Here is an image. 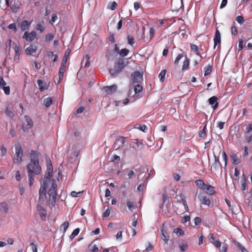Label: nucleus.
<instances>
[{
	"instance_id": "f257e3e1",
	"label": "nucleus",
	"mask_w": 252,
	"mask_h": 252,
	"mask_svg": "<svg viewBox=\"0 0 252 252\" xmlns=\"http://www.w3.org/2000/svg\"><path fill=\"white\" fill-rule=\"evenodd\" d=\"M31 161L27 166V173L29 180V185L32 186L34 181V175H39L41 170L38 160L37 153L32 150L30 153Z\"/></svg>"
},
{
	"instance_id": "f03ea898",
	"label": "nucleus",
	"mask_w": 252,
	"mask_h": 252,
	"mask_svg": "<svg viewBox=\"0 0 252 252\" xmlns=\"http://www.w3.org/2000/svg\"><path fill=\"white\" fill-rule=\"evenodd\" d=\"M57 185L55 180L52 181V186L50 188L48 194L49 195L48 205L50 208H52L55 205L57 197Z\"/></svg>"
},
{
	"instance_id": "7ed1b4c3",
	"label": "nucleus",
	"mask_w": 252,
	"mask_h": 252,
	"mask_svg": "<svg viewBox=\"0 0 252 252\" xmlns=\"http://www.w3.org/2000/svg\"><path fill=\"white\" fill-rule=\"evenodd\" d=\"M15 155L13 158V162L15 163L20 164L22 161L23 151L21 145L17 143L15 144Z\"/></svg>"
},
{
	"instance_id": "20e7f679",
	"label": "nucleus",
	"mask_w": 252,
	"mask_h": 252,
	"mask_svg": "<svg viewBox=\"0 0 252 252\" xmlns=\"http://www.w3.org/2000/svg\"><path fill=\"white\" fill-rule=\"evenodd\" d=\"M125 65L122 60H118L115 64L114 69H110V73L112 75L120 73L124 68Z\"/></svg>"
},
{
	"instance_id": "39448f33",
	"label": "nucleus",
	"mask_w": 252,
	"mask_h": 252,
	"mask_svg": "<svg viewBox=\"0 0 252 252\" xmlns=\"http://www.w3.org/2000/svg\"><path fill=\"white\" fill-rule=\"evenodd\" d=\"M47 180L44 182V184L42 186L39 191V202H43L46 198V189H47Z\"/></svg>"
},
{
	"instance_id": "423d86ee",
	"label": "nucleus",
	"mask_w": 252,
	"mask_h": 252,
	"mask_svg": "<svg viewBox=\"0 0 252 252\" xmlns=\"http://www.w3.org/2000/svg\"><path fill=\"white\" fill-rule=\"evenodd\" d=\"M198 199L202 204L210 206L211 204L210 199L207 197L204 192H200L198 195Z\"/></svg>"
},
{
	"instance_id": "0eeeda50",
	"label": "nucleus",
	"mask_w": 252,
	"mask_h": 252,
	"mask_svg": "<svg viewBox=\"0 0 252 252\" xmlns=\"http://www.w3.org/2000/svg\"><path fill=\"white\" fill-rule=\"evenodd\" d=\"M131 76L133 84L140 83L143 80V74L139 71L134 72Z\"/></svg>"
},
{
	"instance_id": "6e6552de",
	"label": "nucleus",
	"mask_w": 252,
	"mask_h": 252,
	"mask_svg": "<svg viewBox=\"0 0 252 252\" xmlns=\"http://www.w3.org/2000/svg\"><path fill=\"white\" fill-rule=\"evenodd\" d=\"M36 37V33L34 31H32L31 32L29 33L28 32H25L23 35V38L26 39L27 41H32Z\"/></svg>"
},
{
	"instance_id": "1a4fd4ad",
	"label": "nucleus",
	"mask_w": 252,
	"mask_h": 252,
	"mask_svg": "<svg viewBox=\"0 0 252 252\" xmlns=\"http://www.w3.org/2000/svg\"><path fill=\"white\" fill-rule=\"evenodd\" d=\"M125 143V138L124 137H120L115 141L113 147L115 150H118L124 147Z\"/></svg>"
},
{
	"instance_id": "9d476101",
	"label": "nucleus",
	"mask_w": 252,
	"mask_h": 252,
	"mask_svg": "<svg viewBox=\"0 0 252 252\" xmlns=\"http://www.w3.org/2000/svg\"><path fill=\"white\" fill-rule=\"evenodd\" d=\"M103 89L107 94H111L116 92L117 86L116 85H113L110 86H105L103 87Z\"/></svg>"
},
{
	"instance_id": "9b49d317",
	"label": "nucleus",
	"mask_w": 252,
	"mask_h": 252,
	"mask_svg": "<svg viewBox=\"0 0 252 252\" xmlns=\"http://www.w3.org/2000/svg\"><path fill=\"white\" fill-rule=\"evenodd\" d=\"M37 46L34 44H31L25 49V53L27 55H31L36 52Z\"/></svg>"
},
{
	"instance_id": "f8f14e48",
	"label": "nucleus",
	"mask_w": 252,
	"mask_h": 252,
	"mask_svg": "<svg viewBox=\"0 0 252 252\" xmlns=\"http://www.w3.org/2000/svg\"><path fill=\"white\" fill-rule=\"evenodd\" d=\"M25 120L27 123V125L26 126H23V130L24 131H26V129H29L31 128L33 126V121L32 119L28 116H25Z\"/></svg>"
},
{
	"instance_id": "ddd939ff",
	"label": "nucleus",
	"mask_w": 252,
	"mask_h": 252,
	"mask_svg": "<svg viewBox=\"0 0 252 252\" xmlns=\"http://www.w3.org/2000/svg\"><path fill=\"white\" fill-rule=\"evenodd\" d=\"M37 211L42 219H45L46 217V211L39 204H37Z\"/></svg>"
},
{
	"instance_id": "4468645a",
	"label": "nucleus",
	"mask_w": 252,
	"mask_h": 252,
	"mask_svg": "<svg viewBox=\"0 0 252 252\" xmlns=\"http://www.w3.org/2000/svg\"><path fill=\"white\" fill-rule=\"evenodd\" d=\"M214 48L215 49L218 43H220V42H221L220 33L218 30H217V31L216 32L215 37L214 38Z\"/></svg>"
},
{
	"instance_id": "2eb2a0df",
	"label": "nucleus",
	"mask_w": 252,
	"mask_h": 252,
	"mask_svg": "<svg viewBox=\"0 0 252 252\" xmlns=\"http://www.w3.org/2000/svg\"><path fill=\"white\" fill-rule=\"evenodd\" d=\"M196 186L202 190H205V188L207 185L202 180H197L195 181Z\"/></svg>"
},
{
	"instance_id": "dca6fc26",
	"label": "nucleus",
	"mask_w": 252,
	"mask_h": 252,
	"mask_svg": "<svg viewBox=\"0 0 252 252\" xmlns=\"http://www.w3.org/2000/svg\"><path fill=\"white\" fill-rule=\"evenodd\" d=\"M31 24V22H29L27 20H23L21 22L20 24V29L21 31H26L30 28Z\"/></svg>"
},
{
	"instance_id": "f3484780",
	"label": "nucleus",
	"mask_w": 252,
	"mask_h": 252,
	"mask_svg": "<svg viewBox=\"0 0 252 252\" xmlns=\"http://www.w3.org/2000/svg\"><path fill=\"white\" fill-rule=\"evenodd\" d=\"M37 83L41 92H42L45 90H47L48 88L47 83L41 80L38 79L37 81Z\"/></svg>"
},
{
	"instance_id": "a211bd4d",
	"label": "nucleus",
	"mask_w": 252,
	"mask_h": 252,
	"mask_svg": "<svg viewBox=\"0 0 252 252\" xmlns=\"http://www.w3.org/2000/svg\"><path fill=\"white\" fill-rule=\"evenodd\" d=\"M247 177L246 175L243 174L242 176L241 179V189L244 191L248 189L247 184L246 183Z\"/></svg>"
},
{
	"instance_id": "6ab92c4d",
	"label": "nucleus",
	"mask_w": 252,
	"mask_h": 252,
	"mask_svg": "<svg viewBox=\"0 0 252 252\" xmlns=\"http://www.w3.org/2000/svg\"><path fill=\"white\" fill-rule=\"evenodd\" d=\"M217 100L218 98L215 96H213L210 97L208 100L210 104H215L214 106H213L214 109H216L218 107L219 103L217 102Z\"/></svg>"
},
{
	"instance_id": "aec40b11",
	"label": "nucleus",
	"mask_w": 252,
	"mask_h": 252,
	"mask_svg": "<svg viewBox=\"0 0 252 252\" xmlns=\"http://www.w3.org/2000/svg\"><path fill=\"white\" fill-rule=\"evenodd\" d=\"M66 64L61 63V66L59 71V82L63 79V75L65 70Z\"/></svg>"
},
{
	"instance_id": "412c9836",
	"label": "nucleus",
	"mask_w": 252,
	"mask_h": 252,
	"mask_svg": "<svg viewBox=\"0 0 252 252\" xmlns=\"http://www.w3.org/2000/svg\"><path fill=\"white\" fill-rule=\"evenodd\" d=\"M230 158L232 163L237 165L240 163V159L238 158L237 156L232 153L230 155Z\"/></svg>"
},
{
	"instance_id": "4be33fe9",
	"label": "nucleus",
	"mask_w": 252,
	"mask_h": 252,
	"mask_svg": "<svg viewBox=\"0 0 252 252\" xmlns=\"http://www.w3.org/2000/svg\"><path fill=\"white\" fill-rule=\"evenodd\" d=\"M205 190L206 191L207 194L210 195H213L215 193L214 187L209 185H207Z\"/></svg>"
},
{
	"instance_id": "5701e85b",
	"label": "nucleus",
	"mask_w": 252,
	"mask_h": 252,
	"mask_svg": "<svg viewBox=\"0 0 252 252\" xmlns=\"http://www.w3.org/2000/svg\"><path fill=\"white\" fill-rule=\"evenodd\" d=\"M70 53H71V49L69 48H68L65 52L63 58L61 63L66 64L68 57L69 54H70Z\"/></svg>"
},
{
	"instance_id": "b1692460",
	"label": "nucleus",
	"mask_w": 252,
	"mask_h": 252,
	"mask_svg": "<svg viewBox=\"0 0 252 252\" xmlns=\"http://www.w3.org/2000/svg\"><path fill=\"white\" fill-rule=\"evenodd\" d=\"M190 48L191 50L195 52L197 56H199L201 58H202V56L199 52L198 47L196 45L190 44Z\"/></svg>"
},
{
	"instance_id": "393cba45",
	"label": "nucleus",
	"mask_w": 252,
	"mask_h": 252,
	"mask_svg": "<svg viewBox=\"0 0 252 252\" xmlns=\"http://www.w3.org/2000/svg\"><path fill=\"white\" fill-rule=\"evenodd\" d=\"M161 239L165 242L166 244H167L169 239L168 237L166 236L167 232L163 228H161Z\"/></svg>"
},
{
	"instance_id": "a878e982",
	"label": "nucleus",
	"mask_w": 252,
	"mask_h": 252,
	"mask_svg": "<svg viewBox=\"0 0 252 252\" xmlns=\"http://www.w3.org/2000/svg\"><path fill=\"white\" fill-rule=\"evenodd\" d=\"M14 49L15 51L14 60L19 59L20 56V48L19 46L16 45Z\"/></svg>"
},
{
	"instance_id": "bb28decb",
	"label": "nucleus",
	"mask_w": 252,
	"mask_h": 252,
	"mask_svg": "<svg viewBox=\"0 0 252 252\" xmlns=\"http://www.w3.org/2000/svg\"><path fill=\"white\" fill-rule=\"evenodd\" d=\"M204 75L207 76L210 75L213 69V66L211 65H208L204 68Z\"/></svg>"
},
{
	"instance_id": "cd10ccee",
	"label": "nucleus",
	"mask_w": 252,
	"mask_h": 252,
	"mask_svg": "<svg viewBox=\"0 0 252 252\" xmlns=\"http://www.w3.org/2000/svg\"><path fill=\"white\" fill-rule=\"evenodd\" d=\"M52 98L51 97H48L44 99L43 101L44 105L46 107H49L52 104Z\"/></svg>"
},
{
	"instance_id": "c85d7f7f",
	"label": "nucleus",
	"mask_w": 252,
	"mask_h": 252,
	"mask_svg": "<svg viewBox=\"0 0 252 252\" xmlns=\"http://www.w3.org/2000/svg\"><path fill=\"white\" fill-rule=\"evenodd\" d=\"M189 60L186 57V59L183 62L182 69L183 70H186L188 69L189 67Z\"/></svg>"
},
{
	"instance_id": "c756f323",
	"label": "nucleus",
	"mask_w": 252,
	"mask_h": 252,
	"mask_svg": "<svg viewBox=\"0 0 252 252\" xmlns=\"http://www.w3.org/2000/svg\"><path fill=\"white\" fill-rule=\"evenodd\" d=\"M166 70L164 69L161 70V71L160 72V73L158 75V77L159 78L160 81L161 82H163L165 80V74L166 73Z\"/></svg>"
},
{
	"instance_id": "7c9ffc66",
	"label": "nucleus",
	"mask_w": 252,
	"mask_h": 252,
	"mask_svg": "<svg viewBox=\"0 0 252 252\" xmlns=\"http://www.w3.org/2000/svg\"><path fill=\"white\" fill-rule=\"evenodd\" d=\"M179 248L182 252H184L188 248V244L187 242H183L179 245Z\"/></svg>"
},
{
	"instance_id": "2f4dec72",
	"label": "nucleus",
	"mask_w": 252,
	"mask_h": 252,
	"mask_svg": "<svg viewBox=\"0 0 252 252\" xmlns=\"http://www.w3.org/2000/svg\"><path fill=\"white\" fill-rule=\"evenodd\" d=\"M89 248L90 250L93 252L98 251V247L96 245H93V242L89 245Z\"/></svg>"
},
{
	"instance_id": "473e14b6",
	"label": "nucleus",
	"mask_w": 252,
	"mask_h": 252,
	"mask_svg": "<svg viewBox=\"0 0 252 252\" xmlns=\"http://www.w3.org/2000/svg\"><path fill=\"white\" fill-rule=\"evenodd\" d=\"M126 206L128 209L131 211L135 208L134 203L130 201H127Z\"/></svg>"
},
{
	"instance_id": "72a5a7b5",
	"label": "nucleus",
	"mask_w": 252,
	"mask_h": 252,
	"mask_svg": "<svg viewBox=\"0 0 252 252\" xmlns=\"http://www.w3.org/2000/svg\"><path fill=\"white\" fill-rule=\"evenodd\" d=\"M5 113L6 115L10 118H12L14 116L13 112L11 111L8 107L6 108Z\"/></svg>"
},
{
	"instance_id": "f704fd0d",
	"label": "nucleus",
	"mask_w": 252,
	"mask_h": 252,
	"mask_svg": "<svg viewBox=\"0 0 252 252\" xmlns=\"http://www.w3.org/2000/svg\"><path fill=\"white\" fill-rule=\"evenodd\" d=\"M206 124L204 126L203 129L199 132V135L200 137L205 138L206 136Z\"/></svg>"
},
{
	"instance_id": "c9c22d12",
	"label": "nucleus",
	"mask_w": 252,
	"mask_h": 252,
	"mask_svg": "<svg viewBox=\"0 0 252 252\" xmlns=\"http://www.w3.org/2000/svg\"><path fill=\"white\" fill-rule=\"evenodd\" d=\"M129 51L126 48L123 49L119 52V54L122 57H125L127 55Z\"/></svg>"
},
{
	"instance_id": "e433bc0d",
	"label": "nucleus",
	"mask_w": 252,
	"mask_h": 252,
	"mask_svg": "<svg viewBox=\"0 0 252 252\" xmlns=\"http://www.w3.org/2000/svg\"><path fill=\"white\" fill-rule=\"evenodd\" d=\"M214 156L215 157V162L213 164V165L215 167H218L219 165H220V163L219 160V157H217L215 154L214 153Z\"/></svg>"
},
{
	"instance_id": "4c0bfd02",
	"label": "nucleus",
	"mask_w": 252,
	"mask_h": 252,
	"mask_svg": "<svg viewBox=\"0 0 252 252\" xmlns=\"http://www.w3.org/2000/svg\"><path fill=\"white\" fill-rule=\"evenodd\" d=\"M174 232L178 236H182L184 235V231L180 228L175 229L174 230Z\"/></svg>"
},
{
	"instance_id": "58836bf2",
	"label": "nucleus",
	"mask_w": 252,
	"mask_h": 252,
	"mask_svg": "<svg viewBox=\"0 0 252 252\" xmlns=\"http://www.w3.org/2000/svg\"><path fill=\"white\" fill-rule=\"evenodd\" d=\"M179 197L180 198L178 199V202L182 203L183 204H184V203H187L186 199V197L185 196V195L184 194H183L182 193L180 194L179 195Z\"/></svg>"
},
{
	"instance_id": "ea45409f",
	"label": "nucleus",
	"mask_w": 252,
	"mask_h": 252,
	"mask_svg": "<svg viewBox=\"0 0 252 252\" xmlns=\"http://www.w3.org/2000/svg\"><path fill=\"white\" fill-rule=\"evenodd\" d=\"M231 32L232 35L236 36L238 34V28L235 25H233L231 28Z\"/></svg>"
},
{
	"instance_id": "a19ab883",
	"label": "nucleus",
	"mask_w": 252,
	"mask_h": 252,
	"mask_svg": "<svg viewBox=\"0 0 252 252\" xmlns=\"http://www.w3.org/2000/svg\"><path fill=\"white\" fill-rule=\"evenodd\" d=\"M143 90V87L141 85L139 84H137L135 86V89H134V92L135 94H137L139 93H140Z\"/></svg>"
},
{
	"instance_id": "79ce46f5",
	"label": "nucleus",
	"mask_w": 252,
	"mask_h": 252,
	"mask_svg": "<svg viewBox=\"0 0 252 252\" xmlns=\"http://www.w3.org/2000/svg\"><path fill=\"white\" fill-rule=\"evenodd\" d=\"M127 172V176H128V179H131L132 178V177L135 175V173L132 170H129L128 169H126L125 170Z\"/></svg>"
},
{
	"instance_id": "37998d69",
	"label": "nucleus",
	"mask_w": 252,
	"mask_h": 252,
	"mask_svg": "<svg viewBox=\"0 0 252 252\" xmlns=\"http://www.w3.org/2000/svg\"><path fill=\"white\" fill-rule=\"evenodd\" d=\"M54 35L53 33H48L45 36V41L47 42H49L54 38Z\"/></svg>"
},
{
	"instance_id": "c03bdc74",
	"label": "nucleus",
	"mask_w": 252,
	"mask_h": 252,
	"mask_svg": "<svg viewBox=\"0 0 252 252\" xmlns=\"http://www.w3.org/2000/svg\"><path fill=\"white\" fill-rule=\"evenodd\" d=\"M52 173L53 169H47V176L45 177V178H47L48 180H49L52 176Z\"/></svg>"
},
{
	"instance_id": "a18cd8bd",
	"label": "nucleus",
	"mask_w": 252,
	"mask_h": 252,
	"mask_svg": "<svg viewBox=\"0 0 252 252\" xmlns=\"http://www.w3.org/2000/svg\"><path fill=\"white\" fill-rule=\"evenodd\" d=\"M36 29L38 31H39L41 33L43 32L45 30L44 26L40 23L37 24L36 26Z\"/></svg>"
},
{
	"instance_id": "49530a36",
	"label": "nucleus",
	"mask_w": 252,
	"mask_h": 252,
	"mask_svg": "<svg viewBox=\"0 0 252 252\" xmlns=\"http://www.w3.org/2000/svg\"><path fill=\"white\" fill-rule=\"evenodd\" d=\"M128 43L131 45H133L134 43V39L132 35H128L127 37Z\"/></svg>"
},
{
	"instance_id": "de8ad7c7",
	"label": "nucleus",
	"mask_w": 252,
	"mask_h": 252,
	"mask_svg": "<svg viewBox=\"0 0 252 252\" xmlns=\"http://www.w3.org/2000/svg\"><path fill=\"white\" fill-rule=\"evenodd\" d=\"M236 20L240 25H242L244 23V18L242 16H238L236 17Z\"/></svg>"
},
{
	"instance_id": "09e8293b",
	"label": "nucleus",
	"mask_w": 252,
	"mask_h": 252,
	"mask_svg": "<svg viewBox=\"0 0 252 252\" xmlns=\"http://www.w3.org/2000/svg\"><path fill=\"white\" fill-rule=\"evenodd\" d=\"M85 58L86 60V62L85 64V67H89L90 65V57L89 55H86L85 56Z\"/></svg>"
},
{
	"instance_id": "8fccbe9b",
	"label": "nucleus",
	"mask_w": 252,
	"mask_h": 252,
	"mask_svg": "<svg viewBox=\"0 0 252 252\" xmlns=\"http://www.w3.org/2000/svg\"><path fill=\"white\" fill-rule=\"evenodd\" d=\"M19 5L15 3L13 4L11 7L12 11L14 12H17L19 10Z\"/></svg>"
},
{
	"instance_id": "3c124183",
	"label": "nucleus",
	"mask_w": 252,
	"mask_h": 252,
	"mask_svg": "<svg viewBox=\"0 0 252 252\" xmlns=\"http://www.w3.org/2000/svg\"><path fill=\"white\" fill-rule=\"evenodd\" d=\"M1 89L4 91V92L6 95H9L10 94V88L9 86H5Z\"/></svg>"
},
{
	"instance_id": "603ef678",
	"label": "nucleus",
	"mask_w": 252,
	"mask_h": 252,
	"mask_svg": "<svg viewBox=\"0 0 252 252\" xmlns=\"http://www.w3.org/2000/svg\"><path fill=\"white\" fill-rule=\"evenodd\" d=\"M6 83L4 80L3 77H0V89L6 86Z\"/></svg>"
},
{
	"instance_id": "864d4df0",
	"label": "nucleus",
	"mask_w": 252,
	"mask_h": 252,
	"mask_svg": "<svg viewBox=\"0 0 252 252\" xmlns=\"http://www.w3.org/2000/svg\"><path fill=\"white\" fill-rule=\"evenodd\" d=\"M0 152H1V156H5L6 155V153H7V150L5 148V147L3 145L1 146L0 147Z\"/></svg>"
},
{
	"instance_id": "5fc2aeb1",
	"label": "nucleus",
	"mask_w": 252,
	"mask_h": 252,
	"mask_svg": "<svg viewBox=\"0 0 252 252\" xmlns=\"http://www.w3.org/2000/svg\"><path fill=\"white\" fill-rule=\"evenodd\" d=\"M8 28L13 30L15 32H17V28L15 23H12L8 25Z\"/></svg>"
},
{
	"instance_id": "6e6d98bb",
	"label": "nucleus",
	"mask_w": 252,
	"mask_h": 252,
	"mask_svg": "<svg viewBox=\"0 0 252 252\" xmlns=\"http://www.w3.org/2000/svg\"><path fill=\"white\" fill-rule=\"evenodd\" d=\"M183 57V55L182 54H179L175 60L174 63L175 64H178L179 63L180 60Z\"/></svg>"
},
{
	"instance_id": "4d7b16f0",
	"label": "nucleus",
	"mask_w": 252,
	"mask_h": 252,
	"mask_svg": "<svg viewBox=\"0 0 252 252\" xmlns=\"http://www.w3.org/2000/svg\"><path fill=\"white\" fill-rule=\"evenodd\" d=\"M221 152L222 153V157L225 161V166H226L227 164V155L224 150H220V153Z\"/></svg>"
},
{
	"instance_id": "13d9d810",
	"label": "nucleus",
	"mask_w": 252,
	"mask_h": 252,
	"mask_svg": "<svg viewBox=\"0 0 252 252\" xmlns=\"http://www.w3.org/2000/svg\"><path fill=\"white\" fill-rule=\"evenodd\" d=\"M109 41L111 43L115 42V35L113 33H110L108 37Z\"/></svg>"
},
{
	"instance_id": "bf43d9fd",
	"label": "nucleus",
	"mask_w": 252,
	"mask_h": 252,
	"mask_svg": "<svg viewBox=\"0 0 252 252\" xmlns=\"http://www.w3.org/2000/svg\"><path fill=\"white\" fill-rule=\"evenodd\" d=\"M69 226V222L67 221H65L63 222V223L62 224V227L63 229V232L65 233L66 229Z\"/></svg>"
},
{
	"instance_id": "052dcab7",
	"label": "nucleus",
	"mask_w": 252,
	"mask_h": 252,
	"mask_svg": "<svg viewBox=\"0 0 252 252\" xmlns=\"http://www.w3.org/2000/svg\"><path fill=\"white\" fill-rule=\"evenodd\" d=\"M190 220V217L189 216H184L182 218L181 222L185 223Z\"/></svg>"
},
{
	"instance_id": "680f3d73",
	"label": "nucleus",
	"mask_w": 252,
	"mask_h": 252,
	"mask_svg": "<svg viewBox=\"0 0 252 252\" xmlns=\"http://www.w3.org/2000/svg\"><path fill=\"white\" fill-rule=\"evenodd\" d=\"M138 128L140 130H141V131H143L144 132H146L147 131V130H148L147 126H146L144 125H140L139 127H138Z\"/></svg>"
},
{
	"instance_id": "e2e57ef3",
	"label": "nucleus",
	"mask_w": 252,
	"mask_h": 252,
	"mask_svg": "<svg viewBox=\"0 0 252 252\" xmlns=\"http://www.w3.org/2000/svg\"><path fill=\"white\" fill-rule=\"evenodd\" d=\"M201 222V219L199 217H196L194 219V223L195 225H199Z\"/></svg>"
},
{
	"instance_id": "0e129e2a",
	"label": "nucleus",
	"mask_w": 252,
	"mask_h": 252,
	"mask_svg": "<svg viewBox=\"0 0 252 252\" xmlns=\"http://www.w3.org/2000/svg\"><path fill=\"white\" fill-rule=\"evenodd\" d=\"M149 34H150V38L151 40L155 34V30L153 28L151 27L150 28L149 30Z\"/></svg>"
},
{
	"instance_id": "69168bd1",
	"label": "nucleus",
	"mask_w": 252,
	"mask_h": 252,
	"mask_svg": "<svg viewBox=\"0 0 252 252\" xmlns=\"http://www.w3.org/2000/svg\"><path fill=\"white\" fill-rule=\"evenodd\" d=\"M30 246L31 247L32 250L33 252H37V246L33 243H32L30 244Z\"/></svg>"
},
{
	"instance_id": "338daca9",
	"label": "nucleus",
	"mask_w": 252,
	"mask_h": 252,
	"mask_svg": "<svg viewBox=\"0 0 252 252\" xmlns=\"http://www.w3.org/2000/svg\"><path fill=\"white\" fill-rule=\"evenodd\" d=\"M111 210L109 208H108L105 212L102 215L103 217H108L110 214Z\"/></svg>"
},
{
	"instance_id": "774afa93",
	"label": "nucleus",
	"mask_w": 252,
	"mask_h": 252,
	"mask_svg": "<svg viewBox=\"0 0 252 252\" xmlns=\"http://www.w3.org/2000/svg\"><path fill=\"white\" fill-rule=\"evenodd\" d=\"M58 19V17H57V15L56 14H54L52 16V18H51V19L50 20V23L51 24H53L54 23H55V22Z\"/></svg>"
}]
</instances>
